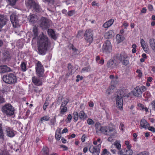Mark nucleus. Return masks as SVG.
<instances>
[{"mask_svg":"<svg viewBox=\"0 0 155 155\" xmlns=\"http://www.w3.org/2000/svg\"><path fill=\"white\" fill-rule=\"evenodd\" d=\"M38 43V49L39 52L41 54H44L50 43L47 36L43 33L40 34L39 36Z\"/></svg>","mask_w":155,"mask_h":155,"instance_id":"obj_1","label":"nucleus"},{"mask_svg":"<svg viewBox=\"0 0 155 155\" xmlns=\"http://www.w3.org/2000/svg\"><path fill=\"white\" fill-rule=\"evenodd\" d=\"M109 78L111 81V85L108 87L106 91V93L108 94H110L113 92L116 89V86L118 82L117 77H114L113 75H110Z\"/></svg>","mask_w":155,"mask_h":155,"instance_id":"obj_2","label":"nucleus"},{"mask_svg":"<svg viewBox=\"0 0 155 155\" xmlns=\"http://www.w3.org/2000/svg\"><path fill=\"white\" fill-rule=\"evenodd\" d=\"M2 112L8 116L14 115L15 110L13 107L9 104H7L3 106L1 109Z\"/></svg>","mask_w":155,"mask_h":155,"instance_id":"obj_3","label":"nucleus"},{"mask_svg":"<svg viewBox=\"0 0 155 155\" xmlns=\"http://www.w3.org/2000/svg\"><path fill=\"white\" fill-rule=\"evenodd\" d=\"M3 80L5 83L12 84L16 83L17 78L16 76L12 73L4 75L3 77Z\"/></svg>","mask_w":155,"mask_h":155,"instance_id":"obj_4","label":"nucleus"},{"mask_svg":"<svg viewBox=\"0 0 155 155\" xmlns=\"http://www.w3.org/2000/svg\"><path fill=\"white\" fill-rule=\"evenodd\" d=\"M125 96L123 91H120L118 92L116 98V107L118 109L120 110H123V99L122 97Z\"/></svg>","mask_w":155,"mask_h":155,"instance_id":"obj_5","label":"nucleus"},{"mask_svg":"<svg viewBox=\"0 0 155 155\" xmlns=\"http://www.w3.org/2000/svg\"><path fill=\"white\" fill-rule=\"evenodd\" d=\"M25 4L27 7L32 8L36 12L40 11L39 5L33 0H26Z\"/></svg>","mask_w":155,"mask_h":155,"instance_id":"obj_6","label":"nucleus"},{"mask_svg":"<svg viewBox=\"0 0 155 155\" xmlns=\"http://www.w3.org/2000/svg\"><path fill=\"white\" fill-rule=\"evenodd\" d=\"M112 51V48L111 43L109 41L106 40L103 44L102 51L104 53H109Z\"/></svg>","mask_w":155,"mask_h":155,"instance_id":"obj_7","label":"nucleus"},{"mask_svg":"<svg viewBox=\"0 0 155 155\" xmlns=\"http://www.w3.org/2000/svg\"><path fill=\"white\" fill-rule=\"evenodd\" d=\"M119 60L122 62V64L125 66L127 65L129 63L128 56L125 52H122L120 54Z\"/></svg>","mask_w":155,"mask_h":155,"instance_id":"obj_8","label":"nucleus"},{"mask_svg":"<svg viewBox=\"0 0 155 155\" xmlns=\"http://www.w3.org/2000/svg\"><path fill=\"white\" fill-rule=\"evenodd\" d=\"M37 74L39 77H42L44 72V68L40 62L38 61L36 67Z\"/></svg>","mask_w":155,"mask_h":155,"instance_id":"obj_9","label":"nucleus"},{"mask_svg":"<svg viewBox=\"0 0 155 155\" xmlns=\"http://www.w3.org/2000/svg\"><path fill=\"white\" fill-rule=\"evenodd\" d=\"M93 32L90 29L86 30L85 33V39L90 44L92 42L93 40Z\"/></svg>","mask_w":155,"mask_h":155,"instance_id":"obj_10","label":"nucleus"},{"mask_svg":"<svg viewBox=\"0 0 155 155\" xmlns=\"http://www.w3.org/2000/svg\"><path fill=\"white\" fill-rule=\"evenodd\" d=\"M114 129L113 127H100L99 131L106 135H110V133L114 130Z\"/></svg>","mask_w":155,"mask_h":155,"instance_id":"obj_11","label":"nucleus"},{"mask_svg":"<svg viewBox=\"0 0 155 155\" xmlns=\"http://www.w3.org/2000/svg\"><path fill=\"white\" fill-rule=\"evenodd\" d=\"M100 148L98 147V146H94L91 145L89 147V150L93 155H99Z\"/></svg>","mask_w":155,"mask_h":155,"instance_id":"obj_12","label":"nucleus"},{"mask_svg":"<svg viewBox=\"0 0 155 155\" xmlns=\"http://www.w3.org/2000/svg\"><path fill=\"white\" fill-rule=\"evenodd\" d=\"M5 131L8 136L10 137H13L15 136L14 130L11 127L6 126L5 127Z\"/></svg>","mask_w":155,"mask_h":155,"instance_id":"obj_13","label":"nucleus"},{"mask_svg":"<svg viewBox=\"0 0 155 155\" xmlns=\"http://www.w3.org/2000/svg\"><path fill=\"white\" fill-rule=\"evenodd\" d=\"M140 127L141 129H147L150 126V124L144 119H142L140 121Z\"/></svg>","mask_w":155,"mask_h":155,"instance_id":"obj_14","label":"nucleus"},{"mask_svg":"<svg viewBox=\"0 0 155 155\" xmlns=\"http://www.w3.org/2000/svg\"><path fill=\"white\" fill-rule=\"evenodd\" d=\"M68 72L66 74L67 78L72 75V74L74 73L75 71L74 68L70 64H68Z\"/></svg>","mask_w":155,"mask_h":155,"instance_id":"obj_15","label":"nucleus"},{"mask_svg":"<svg viewBox=\"0 0 155 155\" xmlns=\"http://www.w3.org/2000/svg\"><path fill=\"white\" fill-rule=\"evenodd\" d=\"M32 81L35 85L37 86H41L42 84V82L39 78L34 76L32 78Z\"/></svg>","mask_w":155,"mask_h":155,"instance_id":"obj_16","label":"nucleus"},{"mask_svg":"<svg viewBox=\"0 0 155 155\" xmlns=\"http://www.w3.org/2000/svg\"><path fill=\"white\" fill-rule=\"evenodd\" d=\"M134 95L137 97H140L141 96V91L140 89V87H136L132 91Z\"/></svg>","mask_w":155,"mask_h":155,"instance_id":"obj_17","label":"nucleus"},{"mask_svg":"<svg viewBox=\"0 0 155 155\" xmlns=\"http://www.w3.org/2000/svg\"><path fill=\"white\" fill-rule=\"evenodd\" d=\"M107 65L108 68H113L116 67L117 64L115 60H110L107 62Z\"/></svg>","mask_w":155,"mask_h":155,"instance_id":"obj_18","label":"nucleus"},{"mask_svg":"<svg viewBox=\"0 0 155 155\" xmlns=\"http://www.w3.org/2000/svg\"><path fill=\"white\" fill-rule=\"evenodd\" d=\"M62 105H63V104L61 105L60 107V113L58 115L59 116H62L65 114L68 110V108L66 106H63Z\"/></svg>","mask_w":155,"mask_h":155,"instance_id":"obj_19","label":"nucleus"},{"mask_svg":"<svg viewBox=\"0 0 155 155\" xmlns=\"http://www.w3.org/2000/svg\"><path fill=\"white\" fill-rule=\"evenodd\" d=\"M140 43L141 46L143 50L146 53H147L148 52V49L147 44L143 39H140Z\"/></svg>","mask_w":155,"mask_h":155,"instance_id":"obj_20","label":"nucleus"},{"mask_svg":"<svg viewBox=\"0 0 155 155\" xmlns=\"http://www.w3.org/2000/svg\"><path fill=\"white\" fill-rule=\"evenodd\" d=\"M117 132L114 129V130L110 133V135H107L110 136V137L108 138V140L109 141L111 142L113 141L114 139L116 137Z\"/></svg>","mask_w":155,"mask_h":155,"instance_id":"obj_21","label":"nucleus"},{"mask_svg":"<svg viewBox=\"0 0 155 155\" xmlns=\"http://www.w3.org/2000/svg\"><path fill=\"white\" fill-rule=\"evenodd\" d=\"M11 71V69L6 65H3L0 66V73H4Z\"/></svg>","mask_w":155,"mask_h":155,"instance_id":"obj_22","label":"nucleus"},{"mask_svg":"<svg viewBox=\"0 0 155 155\" xmlns=\"http://www.w3.org/2000/svg\"><path fill=\"white\" fill-rule=\"evenodd\" d=\"M48 35L54 39L56 40L57 38V36L55 32L51 29H48Z\"/></svg>","mask_w":155,"mask_h":155,"instance_id":"obj_23","label":"nucleus"},{"mask_svg":"<svg viewBox=\"0 0 155 155\" xmlns=\"http://www.w3.org/2000/svg\"><path fill=\"white\" fill-rule=\"evenodd\" d=\"M149 43L151 49L155 52V39H150L149 41Z\"/></svg>","mask_w":155,"mask_h":155,"instance_id":"obj_24","label":"nucleus"},{"mask_svg":"<svg viewBox=\"0 0 155 155\" xmlns=\"http://www.w3.org/2000/svg\"><path fill=\"white\" fill-rule=\"evenodd\" d=\"M114 35V31L112 30H110L105 33L104 36L106 38H111Z\"/></svg>","mask_w":155,"mask_h":155,"instance_id":"obj_25","label":"nucleus"},{"mask_svg":"<svg viewBox=\"0 0 155 155\" xmlns=\"http://www.w3.org/2000/svg\"><path fill=\"white\" fill-rule=\"evenodd\" d=\"M79 116L80 118L82 120H84L87 117V115L83 111L80 112L79 113Z\"/></svg>","mask_w":155,"mask_h":155,"instance_id":"obj_26","label":"nucleus"},{"mask_svg":"<svg viewBox=\"0 0 155 155\" xmlns=\"http://www.w3.org/2000/svg\"><path fill=\"white\" fill-rule=\"evenodd\" d=\"M114 20H109L106 22L103 25V26L105 28H107L110 26L113 23Z\"/></svg>","mask_w":155,"mask_h":155,"instance_id":"obj_27","label":"nucleus"},{"mask_svg":"<svg viewBox=\"0 0 155 155\" xmlns=\"http://www.w3.org/2000/svg\"><path fill=\"white\" fill-rule=\"evenodd\" d=\"M124 153L125 155H131L133 154V152L131 149V148H128L127 149H124Z\"/></svg>","mask_w":155,"mask_h":155,"instance_id":"obj_28","label":"nucleus"},{"mask_svg":"<svg viewBox=\"0 0 155 155\" xmlns=\"http://www.w3.org/2000/svg\"><path fill=\"white\" fill-rule=\"evenodd\" d=\"M116 39L117 43H119L122 41L124 40V38L122 35H117L116 36Z\"/></svg>","mask_w":155,"mask_h":155,"instance_id":"obj_29","label":"nucleus"},{"mask_svg":"<svg viewBox=\"0 0 155 155\" xmlns=\"http://www.w3.org/2000/svg\"><path fill=\"white\" fill-rule=\"evenodd\" d=\"M61 131V129H59L56 133L55 138L58 140H59L61 137V134L60 133Z\"/></svg>","mask_w":155,"mask_h":155,"instance_id":"obj_30","label":"nucleus"},{"mask_svg":"<svg viewBox=\"0 0 155 155\" xmlns=\"http://www.w3.org/2000/svg\"><path fill=\"white\" fill-rule=\"evenodd\" d=\"M137 106L139 107L140 108V110H145L147 112L148 111V108L146 107H145L144 105L140 103H139L137 104Z\"/></svg>","mask_w":155,"mask_h":155,"instance_id":"obj_31","label":"nucleus"},{"mask_svg":"<svg viewBox=\"0 0 155 155\" xmlns=\"http://www.w3.org/2000/svg\"><path fill=\"white\" fill-rule=\"evenodd\" d=\"M14 27L16 28L20 26L19 20H11Z\"/></svg>","mask_w":155,"mask_h":155,"instance_id":"obj_32","label":"nucleus"},{"mask_svg":"<svg viewBox=\"0 0 155 155\" xmlns=\"http://www.w3.org/2000/svg\"><path fill=\"white\" fill-rule=\"evenodd\" d=\"M114 145L118 150H120L121 145L120 141L118 140H116L114 143Z\"/></svg>","mask_w":155,"mask_h":155,"instance_id":"obj_33","label":"nucleus"},{"mask_svg":"<svg viewBox=\"0 0 155 155\" xmlns=\"http://www.w3.org/2000/svg\"><path fill=\"white\" fill-rule=\"evenodd\" d=\"M0 155H10L8 150H5L4 148H2L0 149Z\"/></svg>","mask_w":155,"mask_h":155,"instance_id":"obj_34","label":"nucleus"},{"mask_svg":"<svg viewBox=\"0 0 155 155\" xmlns=\"http://www.w3.org/2000/svg\"><path fill=\"white\" fill-rule=\"evenodd\" d=\"M50 117L48 115H45L41 118V121L42 123L43 122L48 121L50 119Z\"/></svg>","mask_w":155,"mask_h":155,"instance_id":"obj_35","label":"nucleus"},{"mask_svg":"<svg viewBox=\"0 0 155 155\" xmlns=\"http://www.w3.org/2000/svg\"><path fill=\"white\" fill-rule=\"evenodd\" d=\"M40 155H48V149L47 148H44Z\"/></svg>","mask_w":155,"mask_h":155,"instance_id":"obj_36","label":"nucleus"},{"mask_svg":"<svg viewBox=\"0 0 155 155\" xmlns=\"http://www.w3.org/2000/svg\"><path fill=\"white\" fill-rule=\"evenodd\" d=\"M33 32L34 34V37L33 39L35 38H36L38 35V29L36 27H34L33 28Z\"/></svg>","mask_w":155,"mask_h":155,"instance_id":"obj_37","label":"nucleus"},{"mask_svg":"<svg viewBox=\"0 0 155 155\" xmlns=\"http://www.w3.org/2000/svg\"><path fill=\"white\" fill-rule=\"evenodd\" d=\"M43 21L41 23V26L42 27L43 26H45L44 27L45 28H47L48 27L49 25L46 21V20H43ZM48 20H47V21Z\"/></svg>","mask_w":155,"mask_h":155,"instance_id":"obj_38","label":"nucleus"},{"mask_svg":"<svg viewBox=\"0 0 155 155\" xmlns=\"http://www.w3.org/2000/svg\"><path fill=\"white\" fill-rule=\"evenodd\" d=\"M21 69L23 71H25L27 70L26 64L24 62H22L21 64Z\"/></svg>","mask_w":155,"mask_h":155,"instance_id":"obj_39","label":"nucleus"},{"mask_svg":"<svg viewBox=\"0 0 155 155\" xmlns=\"http://www.w3.org/2000/svg\"><path fill=\"white\" fill-rule=\"evenodd\" d=\"M4 57L5 60H9L10 58V56L9 53L7 51L4 53Z\"/></svg>","mask_w":155,"mask_h":155,"instance_id":"obj_40","label":"nucleus"},{"mask_svg":"<svg viewBox=\"0 0 155 155\" xmlns=\"http://www.w3.org/2000/svg\"><path fill=\"white\" fill-rule=\"evenodd\" d=\"M74 119L75 121H76L78 120V115L77 112H74L73 113Z\"/></svg>","mask_w":155,"mask_h":155,"instance_id":"obj_41","label":"nucleus"},{"mask_svg":"<svg viewBox=\"0 0 155 155\" xmlns=\"http://www.w3.org/2000/svg\"><path fill=\"white\" fill-rule=\"evenodd\" d=\"M90 71V68L89 67H87L83 68L81 71V73H84L85 72H87Z\"/></svg>","mask_w":155,"mask_h":155,"instance_id":"obj_42","label":"nucleus"},{"mask_svg":"<svg viewBox=\"0 0 155 155\" xmlns=\"http://www.w3.org/2000/svg\"><path fill=\"white\" fill-rule=\"evenodd\" d=\"M76 14V12L75 10H71L69 11L68 12V15L70 16H71L74 15H75Z\"/></svg>","mask_w":155,"mask_h":155,"instance_id":"obj_43","label":"nucleus"},{"mask_svg":"<svg viewBox=\"0 0 155 155\" xmlns=\"http://www.w3.org/2000/svg\"><path fill=\"white\" fill-rule=\"evenodd\" d=\"M28 19H38V17L35 15H30L28 17Z\"/></svg>","mask_w":155,"mask_h":155,"instance_id":"obj_44","label":"nucleus"},{"mask_svg":"<svg viewBox=\"0 0 155 155\" xmlns=\"http://www.w3.org/2000/svg\"><path fill=\"white\" fill-rule=\"evenodd\" d=\"M17 16L15 13H12L10 16V19H17Z\"/></svg>","mask_w":155,"mask_h":155,"instance_id":"obj_45","label":"nucleus"},{"mask_svg":"<svg viewBox=\"0 0 155 155\" xmlns=\"http://www.w3.org/2000/svg\"><path fill=\"white\" fill-rule=\"evenodd\" d=\"M136 72L138 74V77L141 78L142 76V73L140 69H138L136 71Z\"/></svg>","mask_w":155,"mask_h":155,"instance_id":"obj_46","label":"nucleus"},{"mask_svg":"<svg viewBox=\"0 0 155 155\" xmlns=\"http://www.w3.org/2000/svg\"><path fill=\"white\" fill-rule=\"evenodd\" d=\"M87 123L89 125H93L94 124V121L90 118H88L87 120Z\"/></svg>","mask_w":155,"mask_h":155,"instance_id":"obj_47","label":"nucleus"},{"mask_svg":"<svg viewBox=\"0 0 155 155\" xmlns=\"http://www.w3.org/2000/svg\"><path fill=\"white\" fill-rule=\"evenodd\" d=\"M118 151H117V153L119 155H125L124 153V150H118Z\"/></svg>","mask_w":155,"mask_h":155,"instance_id":"obj_48","label":"nucleus"},{"mask_svg":"<svg viewBox=\"0 0 155 155\" xmlns=\"http://www.w3.org/2000/svg\"><path fill=\"white\" fill-rule=\"evenodd\" d=\"M144 96L145 98L148 99L150 96V94L148 92H145L144 94Z\"/></svg>","mask_w":155,"mask_h":155,"instance_id":"obj_49","label":"nucleus"},{"mask_svg":"<svg viewBox=\"0 0 155 155\" xmlns=\"http://www.w3.org/2000/svg\"><path fill=\"white\" fill-rule=\"evenodd\" d=\"M140 89L141 91V94L143 92L147 90L146 87L144 86H142L140 87Z\"/></svg>","mask_w":155,"mask_h":155,"instance_id":"obj_50","label":"nucleus"},{"mask_svg":"<svg viewBox=\"0 0 155 155\" xmlns=\"http://www.w3.org/2000/svg\"><path fill=\"white\" fill-rule=\"evenodd\" d=\"M125 144L127 146V148H131V146L130 144V142L127 140L125 141Z\"/></svg>","mask_w":155,"mask_h":155,"instance_id":"obj_51","label":"nucleus"},{"mask_svg":"<svg viewBox=\"0 0 155 155\" xmlns=\"http://www.w3.org/2000/svg\"><path fill=\"white\" fill-rule=\"evenodd\" d=\"M77 79L76 80V81L77 82H78L79 81L83 79V77L82 76H81L79 75H78L77 77Z\"/></svg>","mask_w":155,"mask_h":155,"instance_id":"obj_52","label":"nucleus"},{"mask_svg":"<svg viewBox=\"0 0 155 155\" xmlns=\"http://www.w3.org/2000/svg\"><path fill=\"white\" fill-rule=\"evenodd\" d=\"M51 125H54L56 122V119L55 118L51 119L50 120Z\"/></svg>","mask_w":155,"mask_h":155,"instance_id":"obj_53","label":"nucleus"},{"mask_svg":"<svg viewBox=\"0 0 155 155\" xmlns=\"http://www.w3.org/2000/svg\"><path fill=\"white\" fill-rule=\"evenodd\" d=\"M133 136L134 138L133 139V140L135 141H137V134L136 133H134L133 134Z\"/></svg>","mask_w":155,"mask_h":155,"instance_id":"obj_54","label":"nucleus"},{"mask_svg":"<svg viewBox=\"0 0 155 155\" xmlns=\"http://www.w3.org/2000/svg\"><path fill=\"white\" fill-rule=\"evenodd\" d=\"M8 1L10 2V4L13 5L15 4V2L17 0H8Z\"/></svg>","mask_w":155,"mask_h":155,"instance_id":"obj_55","label":"nucleus"},{"mask_svg":"<svg viewBox=\"0 0 155 155\" xmlns=\"http://www.w3.org/2000/svg\"><path fill=\"white\" fill-rule=\"evenodd\" d=\"M72 118V117L71 115V114H69L67 117V119L68 121V122L70 123Z\"/></svg>","mask_w":155,"mask_h":155,"instance_id":"obj_56","label":"nucleus"},{"mask_svg":"<svg viewBox=\"0 0 155 155\" xmlns=\"http://www.w3.org/2000/svg\"><path fill=\"white\" fill-rule=\"evenodd\" d=\"M148 153L146 151H143L142 152L140 153L137 155H148Z\"/></svg>","mask_w":155,"mask_h":155,"instance_id":"obj_57","label":"nucleus"},{"mask_svg":"<svg viewBox=\"0 0 155 155\" xmlns=\"http://www.w3.org/2000/svg\"><path fill=\"white\" fill-rule=\"evenodd\" d=\"M83 35V31H78V34H77V36L78 37H80V36H81Z\"/></svg>","mask_w":155,"mask_h":155,"instance_id":"obj_58","label":"nucleus"},{"mask_svg":"<svg viewBox=\"0 0 155 155\" xmlns=\"http://www.w3.org/2000/svg\"><path fill=\"white\" fill-rule=\"evenodd\" d=\"M86 137V135L85 134H84L81 137V141L83 142H84L85 141V138Z\"/></svg>","mask_w":155,"mask_h":155,"instance_id":"obj_59","label":"nucleus"},{"mask_svg":"<svg viewBox=\"0 0 155 155\" xmlns=\"http://www.w3.org/2000/svg\"><path fill=\"white\" fill-rule=\"evenodd\" d=\"M149 130H150L153 132H155V128L152 127H149L148 128Z\"/></svg>","mask_w":155,"mask_h":155,"instance_id":"obj_60","label":"nucleus"},{"mask_svg":"<svg viewBox=\"0 0 155 155\" xmlns=\"http://www.w3.org/2000/svg\"><path fill=\"white\" fill-rule=\"evenodd\" d=\"M4 136L3 133L2 129H0V138H3Z\"/></svg>","mask_w":155,"mask_h":155,"instance_id":"obj_61","label":"nucleus"},{"mask_svg":"<svg viewBox=\"0 0 155 155\" xmlns=\"http://www.w3.org/2000/svg\"><path fill=\"white\" fill-rule=\"evenodd\" d=\"M91 5L93 6H95V5H96L97 6H98L99 4L98 3H97L96 1H94L92 2Z\"/></svg>","mask_w":155,"mask_h":155,"instance_id":"obj_62","label":"nucleus"},{"mask_svg":"<svg viewBox=\"0 0 155 155\" xmlns=\"http://www.w3.org/2000/svg\"><path fill=\"white\" fill-rule=\"evenodd\" d=\"M68 103V101L67 100H65L63 102H62L61 105H62L63 104V106H66V105Z\"/></svg>","mask_w":155,"mask_h":155,"instance_id":"obj_63","label":"nucleus"},{"mask_svg":"<svg viewBox=\"0 0 155 155\" xmlns=\"http://www.w3.org/2000/svg\"><path fill=\"white\" fill-rule=\"evenodd\" d=\"M151 104L152 105L153 108L155 110V100L151 103Z\"/></svg>","mask_w":155,"mask_h":155,"instance_id":"obj_64","label":"nucleus"}]
</instances>
